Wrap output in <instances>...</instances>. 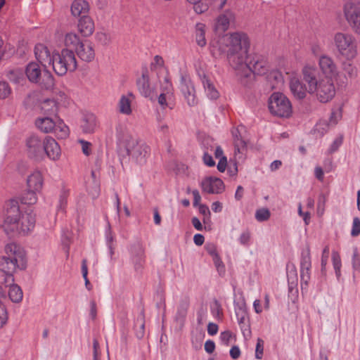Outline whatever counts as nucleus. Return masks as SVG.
Instances as JSON below:
<instances>
[{
  "mask_svg": "<svg viewBox=\"0 0 360 360\" xmlns=\"http://www.w3.org/2000/svg\"><path fill=\"white\" fill-rule=\"evenodd\" d=\"M6 255L0 257V271L4 274L2 283L9 287L8 295L15 303L22 301L23 293L19 285L14 283L13 273L17 269L24 270L27 266V259L24 250L15 243H9L5 247Z\"/></svg>",
  "mask_w": 360,
  "mask_h": 360,
  "instance_id": "f03ea898",
  "label": "nucleus"
},
{
  "mask_svg": "<svg viewBox=\"0 0 360 360\" xmlns=\"http://www.w3.org/2000/svg\"><path fill=\"white\" fill-rule=\"evenodd\" d=\"M119 110L124 115H130L131 113V101L125 96H122L119 101Z\"/></svg>",
  "mask_w": 360,
  "mask_h": 360,
  "instance_id": "79ce46f5",
  "label": "nucleus"
},
{
  "mask_svg": "<svg viewBox=\"0 0 360 360\" xmlns=\"http://www.w3.org/2000/svg\"><path fill=\"white\" fill-rule=\"evenodd\" d=\"M97 127L96 117L92 113L85 114L82 119L81 127L84 133H94Z\"/></svg>",
  "mask_w": 360,
  "mask_h": 360,
  "instance_id": "a878e982",
  "label": "nucleus"
},
{
  "mask_svg": "<svg viewBox=\"0 0 360 360\" xmlns=\"http://www.w3.org/2000/svg\"><path fill=\"white\" fill-rule=\"evenodd\" d=\"M51 65L56 74L59 76H63L69 71V68L68 66H65V63L63 60V58L60 57V52L52 55Z\"/></svg>",
  "mask_w": 360,
  "mask_h": 360,
  "instance_id": "393cba45",
  "label": "nucleus"
},
{
  "mask_svg": "<svg viewBox=\"0 0 360 360\" xmlns=\"http://www.w3.org/2000/svg\"><path fill=\"white\" fill-rule=\"evenodd\" d=\"M289 268L290 266L287 265L288 283H291L292 285L297 283V273L295 266L292 264L291 269H289Z\"/></svg>",
  "mask_w": 360,
  "mask_h": 360,
  "instance_id": "c03bdc74",
  "label": "nucleus"
},
{
  "mask_svg": "<svg viewBox=\"0 0 360 360\" xmlns=\"http://www.w3.org/2000/svg\"><path fill=\"white\" fill-rule=\"evenodd\" d=\"M60 57L65 63V66H68L70 72L75 71L77 68V60L73 51L68 49H63L60 51Z\"/></svg>",
  "mask_w": 360,
  "mask_h": 360,
  "instance_id": "c85d7f7f",
  "label": "nucleus"
},
{
  "mask_svg": "<svg viewBox=\"0 0 360 360\" xmlns=\"http://www.w3.org/2000/svg\"><path fill=\"white\" fill-rule=\"evenodd\" d=\"M130 262L133 265L135 273L139 276H142L146 264V257L131 259Z\"/></svg>",
  "mask_w": 360,
  "mask_h": 360,
  "instance_id": "c9c22d12",
  "label": "nucleus"
},
{
  "mask_svg": "<svg viewBox=\"0 0 360 360\" xmlns=\"http://www.w3.org/2000/svg\"><path fill=\"white\" fill-rule=\"evenodd\" d=\"M232 337V333L230 330H225L221 333L220 340L221 341L228 346L229 345L230 340Z\"/></svg>",
  "mask_w": 360,
  "mask_h": 360,
  "instance_id": "680f3d73",
  "label": "nucleus"
},
{
  "mask_svg": "<svg viewBox=\"0 0 360 360\" xmlns=\"http://www.w3.org/2000/svg\"><path fill=\"white\" fill-rule=\"evenodd\" d=\"M41 110L46 116H54L56 119L58 118V117H57L58 105L54 100H45L41 104Z\"/></svg>",
  "mask_w": 360,
  "mask_h": 360,
  "instance_id": "473e14b6",
  "label": "nucleus"
},
{
  "mask_svg": "<svg viewBox=\"0 0 360 360\" xmlns=\"http://www.w3.org/2000/svg\"><path fill=\"white\" fill-rule=\"evenodd\" d=\"M129 259L146 257L145 248L140 240L131 243L128 248Z\"/></svg>",
  "mask_w": 360,
  "mask_h": 360,
  "instance_id": "2f4dec72",
  "label": "nucleus"
},
{
  "mask_svg": "<svg viewBox=\"0 0 360 360\" xmlns=\"http://www.w3.org/2000/svg\"><path fill=\"white\" fill-rule=\"evenodd\" d=\"M35 222V214L32 210L28 209L25 213L22 214L20 218L18 230L15 232L27 234L34 229Z\"/></svg>",
  "mask_w": 360,
  "mask_h": 360,
  "instance_id": "4468645a",
  "label": "nucleus"
},
{
  "mask_svg": "<svg viewBox=\"0 0 360 360\" xmlns=\"http://www.w3.org/2000/svg\"><path fill=\"white\" fill-rule=\"evenodd\" d=\"M311 261L309 248L303 249L300 255L301 290H307L310 281Z\"/></svg>",
  "mask_w": 360,
  "mask_h": 360,
  "instance_id": "9d476101",
  "label": "nucleus"
},
{
  "mask_svg": "<svg viewBox=\"0 0 360 360\" xmlns=\"http://www.w3.org/2000/svg\"><path fill=\"white\" fill-rule=\"evenodd\" d=\"M11 92V89L6 82H0V98H6Z\"/></svg>",
  "mask_w": 360,
  "mask_h": 360,
  "instance_id": "603ef678",
  "label": "nucleus"
},
{
  "mask_svg": "<svg viewBox=\"0 0 360 360\" xmlns=\"http://www.w3.org/2000/svg\"><path fill=\"white\" fill-rule=\"evenodd\" d=\"M234 20V13L230 10H226L217 18L214 25L215 30L217 32H224L229 29V24Z\"/></svg>",
  "mask_w": 360,
  "mask_h": 360,
  "instance_id": "aec40b11",
  "label": "nucleus"
},
{
  "mask_svg": "<svg viewBox=\"0 0 360 360\" xmlns=\"http://www.w3.org/2000/svg\"><path fill=\"white\" fill-rule=\"evenodd\" d=\"M227 0H210V6L214 9L221 10L226 4Z\"/></svg>",
  "mask_w": 360,
  "mask_h": 360,
  "instance_id": "774afa93",
  "label": "nucleus"
},
{
  "mask_svg": "<svg viewBox=\"0 0 360 360\" xmlns=\"http://www.w3.org/2000/svg\"><path fill=\"white\" fill-rule=\"evenodd\" d=\"M34 54L36 59L44 68H47V65H51L52 56L48 48L42 44H38L34 47Z\"/></svg>",
  "mask_w": 360,
  "mask_h": 360,
  "instance_id": "a211bd4d",
  "label": "nucleus"
},
{
  "mask_svg": "<svg viewBox=\"0 0 360 360\" xmlns=\"http://www.w3.org/2000/svg\"><path fill=\"white\" fill-rule=\"evenodd\" d=\"M202 146L205 148V151L212 152L214 150L216 144L212 139L206 138L202 141Z\"/></svg>",
  "mask_w": 360,
  "mask_h": 360,
  "instance_id": "13d9d810",
  "label": "nucleus"
},
{
  "mask_svg": "<svg viewBox=\"0 0 360 360\" xmlns=\"http://www.w3.org/2000/svg\"><path fill=\"white\" fill-rule=\"evenodd\" d=\"M124 148L129 156L137 164L143 165L150 153V148L141 140L127 136L124 140Z\"/></svg>",
  "mask_w": 360,
  "mask_h": 360,
  "instance_id": "39448f33",
  "label": "nucleus"
},
{
  "mask_svg": "<svg viewBox=\"0 0 360 360\" xmlns=\"http://www.w3.org/2000/svg\"><path fill=\"white\" fill-rule=\"evenodd\" d=\"M290 89L295 98L299 100L305 98L307 91H308L305 85L296 77L290 79Z\"/></svg>",
  "mask_w": 360,
  "mask_h": 360,
  "instance_id": "b1692460",
  "label": "nucleus"
},
{
  "mask_svg": "<svg viewBox=\"0 0 360 360\" xmlns=\"http://www.w3.org/2000/svg\"><path fill=\"white\" fill-rule=\"evenodd\" d=\"M221 43L226 48L224 51L230 65L238 71V75L248 77L251 73L264 75L269 72L270 66L263 56L255 54L247 60L250 43L246 34H226L221 38Z\"/></svg>",
  "mask_w": 360,
  "mask_h": 360,
  "instance_id": "f257e3e1",
  "label": "nucleus"
},
{
  "mask_svg": "<svg viewBox=\"0 0 360 360\" xmlns=\"http://www.w3.org/2000/svg\"><path fill=\"white\" fill-rule=\"evenodd\" d=\"M208 4L203 3L202 0L198 3L193 4V9L195 13L201 14L208 10Z\"/></svg>",
  "mask_w": 360,
  "mask_h": 360,
  "instance_id": "4d7b16f0",
  "label": "nucleus"
},
{
  "mask_svg": "<svg viewBox=\"0 0 360 360\" xmlns=\"http://www.w3.org/2000/svg\"><path fill=\"white\" fill-rule=\"evenodd\" d=\"M268 105L270 112L279 117H289L292 112L290 100L281 92H274L271 95Z\"/></svg>",
  "mask_w": 360,
  "mask_h": 360,
  "instance_id": "423d86ee",
  "label": "nucleus"
},
{
  "mask_svg": "<svg viewBox=\"0 0 360 360\" xmlns=\"http://www.w3.org/2000/svg\"><path fill=\"white\" fill-rule=\"evenodd\" d=\"M334 40L338 51L347 59L350 60L356 56V44L352 35L338 32L335 35Z\"/></svg>",
  "mask_w": 360,
  "mask_h": 360,
  "instance_id": "6e6552de",
  "label": "nucleus"
},
{
  "mask_svg": "<svg viewBox=\"0 0 360 360\" xmlns=\"http://www.w3.org/2000/svg\"><path fill=\"white\" fill-rule=\"evenodd\" d=\"M264 340L258 338L257 340L256 348H255V358L257 359H262L264 354Z\"/></svg>",
  "mask_w": 360,
  "mask_h": 360,
  "instance_id": "3c124183",
  "label": "nucleus"
},
{
  "mask_svg": "<svg viewBox=\"0 0 360 360\" xmlns=\"http://www.w3.org/2000/svg\"><path fill=\"white\" fill-rule=\"evenodd\" d=\"M22 214L18 201L11 200L7 205L6 218L3 225L4 230L8 236H12L15 231L18 230Z\"/></svg>",
  "mask_w": 360,
  "mask_h": 360,
  "instance_id": "0eeeda50",
  "label": "nucleus"
},
{
  "mask_svg": "<svg viewBox=\"0 0 360 360\" xmlns=\"http://www.w3.org/2000/svg\"><path fill=\"white\" fill-rule=\"evenodd\" d=\"M89 6L84 0H75L71 5V13L74 16L88 15Z\"/></svg>",
  "mask_w": 360,
  "mask_h": 360,
  "instance_id": "bb28decb",
  "label": "nucleus"
},
{
  "mask_svg": "<svg viewBox=\"0 0 360 360\" xmlns=\"http://www.w3.org/2000/svg\"><path fill=\"white\" fill-rule=\"evenodd\" d=\"M342 117V108H338L331 112L329 122L332 125H335L338 120H340Z\"/></svg>",
  "mask_w": 360,
  "mask_h": 360,
  "instance_id": "8fccbe9b",
  "label": "nucleus"
},
{
  "mask_svg": "<svg viewBox=\"0 0 360 360\" xmlns=\"http://www.w3.org/2000/svg\"><path fill=\"white\" fill-rule=\"evenodd\" d=\"M136 84L140 93L143 96L149 97L151 96L152 89L150 86L148 70L147 68L143 70L141 77L137 79Z\"/></svg>",
  "mask_w": 360,
  "mask_h": 360,
  "instance_id": "5701e85b",
  "label": "nucleus"
},
{
  "mask_svg": "<svg viewBox=\"0 0 360 360\" xmlns=\"http://www.w3.org/2000/svg\"><path fill=\"white\" fill-rule=\"evenodd\" d=\"M360 234V219L354 217L353 219L351 236L353 237L358 236Z\"/></svg>",
  "mask_w": 360,
  "mask_h": 360,
  "instance_id": "6e6d98bb",
  "label": "nucleus"
},
{
  "mask_svg": "<svg viewBox=\"0 0 360 360\" xmlns=\"http://www.w3.org/2000/svg\"><path fill=\"white\" fill-rule=\"evenodd\" d=\"M77 55L83 61L91 62L95 58V51L90 41H83L75 49Z\"/></svg>",
  "mask_w": 360,
  "mask_h": 360,
  "instance_id": "f3484780",
  "label": "nucleus"
},
{
  "mask_svg": "<svg viewBox=\"0 0 360 360\" xmlns=\"http://www.w3.org/2000/svg\"><path fill=\"white\" fill-rule=\"evenodd\" d=\"M271 216L270 211L266 208H261L256 211L255 218L258 221H267Z\"/></svg>",
  "mask_w": 360,
  "mask_h": 360,
  "instance_id": "49530a36",
  "label": "nucleus"
},
{
  "mask_svg": "<svg viewBox=\"0 0 360 360\" xmlns=\"http://www.w3.org/2000/svg\"><path fill=\"white\" fill-rule=\"evenodd\" d=\"M8 316L5 307L0 303V328H2L7 321Z\"/></svg>",
  "mask_w": 360,
  "mask_h": 360,
  "instance_id": "bf43d9fd",
  "label": "nucleus"
},
{
  "mask_svg": "<svg viewBox=\"0 0 360 360\" xmlns=\"http://www.w3.org/2000/svg\"><path fill=\"white\" fill-rule=\"evenodd\" d=\"M189 304V299L188 297H184L181 300L179 304L177 307V311L175 316V321L181 325H183L185 321Z\"/></svg>",
  "mask_w": 360,
  "mask_h": 360,
  "instance_id": "c756f323",
  "label": "nucleus"
},
{
  "mask_svg": "<svg viewBox=\"0 0 360 360\" xmlns=\"http://www.w3.org/2000/svg\"><path fill=\"white\" fill-rule=\"evenodd\" d=\"M69 193L70 191L68 189H65V188H62L59 196V203L57 207L58 212H62L63 213L65 212Z\"/></svg>",
  "mask_w": 360,
  "mask_h": 360,
  "instance_id": "ea45409f",
  "label": "nucleus"
},
{
  "mask_svg": "<svg viewBox=\"0 0 360 360\" xmlns=\"http://www.w3.org/2000/svg\"><path fill=\"white\" fill-rule=\"evenodd\" d=\"M343 142V135L340 134L339 135L332 143L330 145V147L329 148V153H333L334 152L337 151L340 146L342 144Z\"/></svg>",
  "mask_w": 360,
  "mask_h": 360,
  "instance_id": "5fc2aeb1",
  "label": "nucleus"
},
{
  "mask_svg": "<svg viewBox=\"0 0 360 360\" xmlns=\"http://www.w3.org/2000/svg\"><path fill=\"white\" fill-rule=\"evenodd\" d=\"M78 30L84 37H89L94 31V22L89 15H82L78 22Z\"/></svg>",
  "mask_w": 360,
  "mask_h": 360,
  "instance_id": "412c9836",
  "label": "nucleus"
},
{
  "mask_svg": "<svg viewBox=\"0 0 360 360\" xmlns=\"http://www.w3.org/2000/svg\"><path fill=\"white\" fill-rule=\"evenodd\" d=\"M201 187L203 191L208 193H221L225 186L224 181H201Z\"/></svg>",
  "mask_w": 360,
  "mask_h": 360,
  "instance_id": "cd10ccee",
  "label": "nucleus"
},
{
  "mask_svg": "<svg viewBox=\"0 0 360 360\" xmlns=\"http://www.w3.org/2000/svg\"><path fill=\"white\" fill-rule=\"evenodd\" d=\"M25 74L28 80L34 84H39L42 88L51 89L54 85V79L52 74L44 68L42 73L39 64L35 62L29 63L25 68Z\"/></svg>",
  "mask_w": 360,
  "mask_h": 360,
  "instance_id": "20e7f679",
  "label": "nucleus"
},
{
  "mask_svg": "<svg viewBox=\"0 0 360 360\" xmlns=\"http://www.w3.org/2000/svg\"><path fill=\"white\" fill-rule=\"evenodd\" d=\"M268 79L269 81H271V79L275 80V83L271 84V87L272 89L275 88V84H278V83H282L283 82V77L281 72L278 71H271L268 75Z\"/></svg>",
  "mask_w": 360,
  "mask_h": 360,
  "instance_id": "09e8293b",
  "label": "nucleus"
},
{
  "mask_svg": "<svg viewBox=\"0 0 360 360\" xmlns=\"http://www.w3.org/2000/svg\"><path fill=\"white\" fill-rule=\"evenodd\" d=\"M36 126L41 131L49 133L53 131L56 127V120L52 117L45 116L36 120Z\"/></svg>",
  "mask_w": 360,
  "mask_h": 360,
  "instance_id": "7c9ffc66",
  "label": "nucleus"
},
{
  "mask_svg": "<svg viewBox=\"0 0 360 360\" xmlns=\"http://www.w3.org/2000/svg\"><path fill=\"white\" fill-rule=\"evenodd\" d=\"M205 25L202 23H198L195 25V40L198 46L203 47L206 45V39L205 37Z\"/></svg>",
  "mask_w": 360,
  "mask_h": 360,
  "instance_id": "f704fd0d",
  "label": "nucleus"
},
{
  "mask_svg": "<svg viewBox=\"0 0 360 360\" xmlns=\"http://www.w3.org/2000/svg\"><path fill=\"white\" fill-rule=\"evenodd\" d=\"M251 238V233L249 230H245L240 234L238 240L239 243L245 246H248Z\"/></svg>",
  "mask_w": 360,
  "mask_h": 360,
  "instance_id": "864d4df0",
  "label": "nucleus"
},
{
  "mask_svg": "<svg viewBox=\"0 0 360 360\" xmlns=\"http://www.w3.org/2000/svg\"><path fill=\"white\" fill-rule=\"evenodd\" d=\"M330 254V250L328 246H326L323 251L321 255V274L323 276H326V266L328 262V259L329 257Z\"/></svg>",
  "mask_w": 360,
  "mask_h": 360,
  "instance_id": "37998d69",
  "label": "nucleus"
},
{
  "mask_svg": "<svg viewBox=\"0 0 360 360\" xmlns=\"http://www.w3.org/2000/svg\"><path fill=\"white\" fill-rule=\"evenodd\" d=\"M343 69L345 73H347L351 78L356 75V69L349 63L345 64Z\"/></svg>",
  "mask_w": 360,
  "mask_h": 360,
  "instance_id": "0e129e2a",
  "label": "nucleus"
},
{
  "mask_svg": "<svg viewBox=\"0 0 360 360\" xmlns=\"http://www.w3.org/2000/svg\"><path fill=\"white\" fill-rule=\"evenodd\" d=\"M202 160L204 163L209 167H212L215 165V162L213 160L212 155L208 153V151H204Z\"/></svg>",
  "mask_w": 360,
  "mask_h": 360,
  "instance_id": "69168bd1",
  "label": "nucleus"
},
{
  "mask_svg": "<svg viewBox=\"0 0 360 360\" xmlns=\"http://www.w3.org/2000/svg\"><path fill=\"white\" fill-rule=\"evenodd\" d=\"M352 263L353 270L360 273V254L356 247L353 248Z\"/></svg>",
  "mask_w": 360,
  "mask_h": 360,
  "instance_id": "a18cd8bd",
  "label": "nucleus"
},
{
  "mask_svg": "<svg viewBox=\"0 0 360 360\" xmlns=\"http://www.w3.org/2000/svg\"><path fill=\"white\" fill-rule=\"evenodd\" d=\"M205 249L207 251V252L212 256V257H214L215 255H217V247L216 245L212 243H207L205 245Z\"/></svg>",
  "mask_w": 360,
  "mask_h": 360,
  "instance_id": "e2e57ef3",
  "label": "nucleus"
},
{
  "mask_svg": "<svg viewBox=\"0 0 360 360\" xmlns=\"http://www.w3.org/2000/svg\"><path fill=\"white\" fill-rule=\"evenodd\" d=\"M326 200V195L323 193H321L319 195L317 202V212L320 215H322L324 212Z\"/></svg>",
  "mask_w": 360,
  "mask_h": 360,
  "instance_id": "de8ad7c7",
  "label": "nucleus"
},
{
  "mask_svg": "<svg viewBox=\"0 0 360 360\" xmlns=\"http://www.w3.org/2000/svg\"><path fill=\"white\" fill-rule=\"evenodd\" d=\"M83 41L80 40L78 35L75 33H68L65 37V44L68 47H72L75 49L79 46Z\"/></svg>",
  "mask_w": 360,
  "mask_h": 360,
  "instance_id": "4c0bfd02",
  "label": "nucleus"
},
{
  "mask_svg": "<svg viewBox=\"0 0 360 360\" xmlns=\"http://www.w3.org/2000/svg\"><path fill=\"white\" fill-rule=\"evenodd\" d=\"M303 79L308 84V92L316 94L317 99L321 103H328L335 95V88L332 79L323 78L317 79L316 69L304 67L302 70Z\"/></svg>",
  "mask_w": 360,
  "mask_h": 360,
  "instance_id": "7ed1b4c3",
  "label": "nucleus"
},
{
  "mask_svg": "<svg viewBox=\"0 0 360 360\" xmlns=\"http://www.w3.org/2000/svg\"><path fill=\"white\" fill-rule=\"evenodd\" d=\"M319 66L326 75L325 78H332L338 73V68L333 59L327 56H322L319 58Z\"/></svg>",
  "mask_w": 360,
  "mask_h": 360,
  "instance_id": "dca6fc26",
  "label": "nucleus"
},
{
  "mask_svg": "<svg viewBox=\"0 0 360 360\" xmlns=\"http://www.w3.org/2000/svg\"><path fill=\"white\" fill-rule=\"evenodd\" d=\"M234 309L238 324L240 325L242 323H246V319L248 318V311L245 302H234Z\"/></svg>",
  "mask_w": 360,
  "mask_h": 360,
  "instance_id": "72a5a7b5",
  "label": "nucleus"
},
{
  "mask_svg": "<svg viewBox=\"0 0 360 360\" xmlns=\"http://www.w3.org/2000/svg\"><path fill=\"white\" fill-rule=\"evenodd\" d=\"M332 262L333 269L335 270V276L337 279L339 280L341 276V258L338 252L333 250L332 252Z\"/></svg>",
  "mask_w": 360,
  "mask_h": 360,
  "instance_id": "58836bf2",
  "label": "nucleus"
},
{
  "mask_svg": "<svg viewBox=\"0 0 360 360\" xmlns=\"http://www.w3.org/2000/svg\"><path fill=\"white\" fill-rule=\"evenodd\" d=\"M231 135L234 144V153L235 155H243L247 150V142L245 140L243 133L245 132V126L240 124L236 127H233L231 131ZM242 156H239L238 158H241Z\"/></svg>",
  "mask_w": 360,
  "mask_h": 360,
  "instance_id": "9b49d317",
  "label": "nucleus"
},
{
  "mask_svg": "<svg viewBox=\"0 0 360 360\" xmlns=\"http://www.w3.org/2000/svg\"><path fill=\"white\" fill-rule=\"evenodd\" d=\"M57 120L58 123H57V121L56 120V127L53 130H54L55 134H56L59 138L65 139L69 135V129L61 120L59 118Z\"/></svg>",
  "mask_w": 360,
  "mask_h": 360,
  "instance_id": "e433bc0d",
  "label": "nucleus"
},
{
  "mask_svg": "<svg viewBox=\"0 0 360 360\" xmlns=\"http://www.w3.org/2000/svg\"><path fill=\"white\" fill-rule=\"evenodd\" d=\"M79 142L80 143V144L82 146V149L83 153L86 156L89 155L91 153V143L90 142H88L84 140H79Z\"/></svg>",
  "mask_w": 360,
  "mask_h": 360,
  "instance_id": "052dcab7",
  "label": "nucleus"
},
{
  "mask_svg": "<svg viewBox=\"0 0 360 360\" xmlns=\"http://www.w3.org/2000/svg\"><path fill=\"white\" fill-rule=\"evenodd\" d=\"M180 89L189 106H195L198 104L195 90L190 79L182 77L180 83Z\"/></svg>",
  "mask_w": 360,
  "mask_h": 360,
  "instance_id": "ddd939ff",
  "label": "nucleus"
},
{
  "mask_svg": "<svg viewBox=\"0 0 360 360\" xmlns=\"http://www.w3.org/2000/svg\"><path fill=\"white\" fill-rule=\"evenodd\" d=\"M198 75L207 94V96L210 99H217L219 97V94L216 89L210 77L204 72H202L201 73L199 72Z\"/></svg>",
  "mask_w": 360,
  "mask_h": 360,
  "instance_id": "4be33fe9",
  "label": "nucleus"
},
{
  "mask_svg": "<svg viewBox=\"0 0 360 360\" xmlns=\"http://www.w3.org/2000/svg\"><path fill=\"white\" fill-rule=\"evenodd\" d=\"M27 188L21 197V202L26 205H33L37 202V191L42 188L43 181H26Z\"/></svg>",
  "mask_w": 360,
  "mask_h": 360,
  "instance_id": "f8f14e48",
  "label": "nucleus"
},
{
  "mask_svg": "<svg viewBox=\"0 0 360 360\" xmlns=\"http://www.w3.org/2000/svg\"><path fill=\"white\" fill-rule=\"evenodd\" d=\"M343 13L352 31L360 35V1L359 0L347 1L343 6Z\"/></svg>",
  "mask_w": 360,
  "mask_h": 360,
  "instance_id": "1a4fd4ad",
  "label": "nucleus"
},
{
  "mask_svg": "<svg viewBox=\"0 0 360 360\" xmlns=\"http://www.w3.org/2000/svg\"><path fill=\"white\" fill-rule=\"evenodd\" d=\"M86 191L93 199H96L100 194L99 181H87L86 184Z\"/></svg>",
  "mask_w": 360,
  "mask_h": 360,
  "instance_id": "a19ab883",
  "label": "nucleus"
},
{
  "mask_svg": "<svg viewBox=\"0 0 360 360\" xmlns=\"http://www.w3.org/2000/svg\"><path fill=\"white\" fill-rule=\"evenodd\" d=\"M99 343L96 338H94L93 340V359L94 360H100L99 358Z\"/></svg>",
  "mask_w": 360,
  "mask_h": 360,
  "instance_id": "338daca9",
  "label": "nucleus"
},
{
  "mask_svg": "<svg viewBox=\"0 0 360 360\" xmlns=\"http://www.w3.org/2000/svg\"><path fill=\"white\" fill-rule=\"evenodd\" d=\"M43 151L52 160L59 159L61 150L58 143L51 136H46L43 141Z\"/></svg>",
  "mask_w": 360,
  "mask_h": 360,
  "instance_id": "2eb2a0df",
  "label": "nucleus"
},
{
  "mask_svg": "<svg viewBox=\"0 0 360 360\" xmlns=\"http://www.w3.org/2000/svg\"><path fill=\"white\" fill-rule=\"evenodd\" d=\"M29 156L37 158L43 153V141L36 135H32L27 140Z\"/></svg>",
  "mask_w": 360,
  "mask_h": 360,
  "instance_id": "6ab92c4d",
  "label": "nucleus"
}]
</instances>
